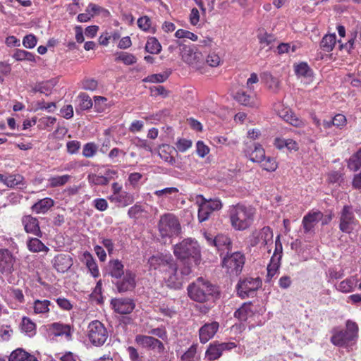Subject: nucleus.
I'll use <instances>...</instances> for the list:
<instances>
[{"label": "nucleus", "instance_id": "55", "mask_svg": "<svg viewBox=\"0 0 361 361\" xmlns=\"http://www.w3.org/2000/svg\"><path fill=\"white\" fill-rule=\"evenodd\" d=\"M214 245L217 247L219 249H221V246L228 247L230 245V239L225 235H217L212 240Z\"/></svg>", "mask_w": 361, "mask_h": 361}, {"label": "nucleus", "instance_id": "15", "mask_svg": "<svg viewBox=\"0 0 361 361\" xmlns=\"http://www.w3.org/2000/svg\"><path fill=\"white\" fill-rule=\"evenodd\" d=\"M111 304L115 312L121 314H130L135 308V303L128 298L112 299Z\"/></svg>", "mask_w": 361, "mask_h": 361}, {"label": "nucleus", "instance_id": "33", "mask_svg": "<svg viewBox=\"0 0 361 361\" xmlns=\"http://www.w3.org/2000/svg\"><path fill=\"white\" fill-rule=\"evenodd\" d=\"M13 57L16 61H35V55L32 53L23 49H16L14 54H13Z\"/></svg>", "mask_w": 361, "mask_h": 361}, {"label": "nucleus", "instance_id": "44", "mask_svg": "<svg viewBox=\"0 0 361 361\" xmlns=\"http://www.w3.org/2000/svg\"><path fill=\"white\" fill-rule=\"evenodd\" d=\"M169 74L170 73L167 72L152 74L143 79V81L147 82H163L169 78Z\"/></svg>", "mask_w": 361, "mask_h": 361}, {"label": "nucleus", "instance_id": "4", "mask_svg": "<svg viewBox=\"0 0 361 361\" xmlns=\"http://www.w3.org/2000/svg\"><path fill=\"white\" fill-rule=\"evenodd\" d=\"M358 326L350 320L346 322L345 331H334L331 338V342L336 346L343 347L348 350L355 344L358 338Z\"/></svg>", "mask_w": 361, "mask_h": 361}, {"label": "nucleus", "instance_id": "10", "mask_svg": "<svg viewBox=\"0 0 361 361\" xmlns=\"http://www.w3.org/2000/svg\"><path fill=\"white\" fill-rule=\"evenodd\" d=\"M245 264V257L240 252H235L224 258L222 264L230 274L238 275Z\"/></svg>", "mask_w": 361, "mask_h": 361}, {"label": "nucleus", "instance_id": "13", "mask_svg": "<svg viewBox=\"0 0 361 361\" xmlns=\"http://www.w3.org/2000/svg\"><path fill=\"white\" fill-rule=\"evenodd\" d=\"M16 258L13 253L8 249H0V272L10 274L13 271Z\"/></svg>", "mask_w": 361, "mask_h": 361}, {"label": "nucleus", "instance_id": "3", "mask_svg": "<svg viewBox=\"0 0 361 361\" xmlns=\"http://www.w3.org/2000/svg\"><path fill=\"white\" fill-rule=\"evenodd\" d=\"M188 295L194 301L204 302L218 293L216 288L208 281L198 278L188 287Z\"/></svg>", "mask_w": 361, "mask_h": 361}, {"label": "nucleus", "instance_id": "2", "mask_svg": "<svg viewBox=\"0 0 361 361\" xmlns=\"http://www.w3.org/2000/svg\"><path fill=\"white\" fill-rule=\"evenodd\" d=\"M255 211L252 207L238 204L229 209V217L231 226L238 231L250 227L254 218Z\"/></svg>", "mask_w": 361, "mask_h": 361}, {"label": "nucleus", "instance_id": "7", "mask_svg": "<svg viewBox=\"0 0 361 361\" xmlns=\"http://www.w3.org/2000/svg\"><path fill=\"white\" fill-rule=\"evenodd\" d=\"M87 336L92 345L101 346L106 342L108 332L101 322L94 320L91 322L87 326Z\"/></svg>", "mask_w": 361, "mask_h": 361}, {"label": "nucleus", "instance_id": "20", "mask_svg": "<svg viewBox=\"0 0 361 361\" xmlns=\"http://www.w3.org/2000/svg\"><path fill=\"white\" fill-rule=\"evenodd\" d=\"M0 182L11 188L15 187L22 188L25 185L24 177L20 174L4 175L0 173Z\"/></svg>", "mask_w": 361, "mask_h": 361}, {"label": "nucleus", "instance_id": "29", "mask_svg": "<svg viewBox=\"0 0 361 361\" xmlns=\"http://www.w3.org/2000/svg\"><path fill=\"white\" fill-rule=\"evenodd\" d=\"M264 157V149L259 145H255L254 149L249 154V159L252 162H262Z\"/></svg>", "mask_w": 361, "mask_h": 361}, {"label": "nucleus", "instance_id": "11", "mask_svg": "<svg viewBox=\"0 0 361 361\" xmlns=\"http://www.w3.org/2000/svg\"><path fill=\"white\" fill-rule=\"evenodd\" d=\"M135 341L142 348L156 350L158 353H162L165 349L163 343L152 336L137 335Z\"/></svg>", "mask_w": 361, "mask_h": 361}, {"label": "nucleus", "instance_id": "9", "mask_svg": "<svg viewBox=\"0 0 361 361\" xmlns=\"http://www.w3.org/2000/svg\"><path fill=\"white\" fill-rule=\"evenodd\" d=\"M261 286L262 281L259 277L245 278L240 280L237 284L238 294L242 298L252 296Z\"/></svg>", "mask_w": 361, "mask_h": 361}, {"label": "nucleus", "instance_id": "42", "mask_svg": "<svg viewBox=\"0 0 361 361\" xmlns=\"http://www.w3.org/2000/svg\"><path fill=\"white\" fill-rule=\"evenodd\" d=\"M197 199H200L204 204H207L211 209V212L219 210L221 208L222 204L219 200H207L202 195H198Z\"/></svg>", "mask_w": 361, "mask_h": 361}, {"label": "nucleus", "instance_id": "12", "mask_svg": "<svg viewBox=\"0 0 361 361\" xmlns=\"http://www.w3.org/2000/svg\"><path fill=\"white\" fill-rule=\"evenodd\" d=\"M179 46H183L181 49L182 59L191 66H197V63L202 61L203 57L201 52L195 50L194 48L183 45L182 42L178 41Z\"/></svg>", "mask_w": 361, "mask_h": 361}, {"label": "nucleus", "instance_id": "37", "mask_svg": "<svg viewBox=\"0 0 361 361\" xmlns=\"http://www.w3.org/2000/svg\"><path fill=\"white\" fill-rule=\"evenodd\" d=\"M115 60L116 61H121L126 65H133L137 61V59L133 54L122 51L116 54Z\"/></svg>", "mask_w": 361, "mask_h": 361}, {"label": "nucleus", "instance_id": "40", "mask_svg": "<svg viewBox=\"0 0 361 361\" xmlns=\"http://www.w3.org/2000/svg\"><path fill=\"white\" fill-rule=\"evenodd\" d=\"M70 259L59 255L55 257L54 266L55 267L62 272L68 269L71 267Z\"/></svg>", "mask_w": 361, "mask_h": 361}, {"label": "nucleus", "instance_id": "23", "mask_svg": "<svg viewBox=\"0 0 361 361\" xmlns=\"http://www.w3.org/2000/svg\"><path fill=\"white\" fill-rule=\"evenodd\" d=\"M54 205V201L49 197L42 199L32 206V210L36 214H45Z\"/></svg>", "mask_w": 361, "mask_h": 361}, {"label": "nucleus", "instance_id": "38", "mask_svg": "<svg viewBox=\"0 0 361 361\" xmlns=\"http://www.w3.org/2000/svg\"><path fill=\"white\" fill-rule=\"evenodd\" d=\"M221 352L216 343H214L209 345L208 349L206 351V357L210 360H215L219 358L221 355Z\"/></svg>", "mask_w": 361, "mask_h": 361}, {"label": "nucleus", "instance_id": "19", "mask_svg": "<svg viewBox=\"0 0 361 361\" xmlns=\"http://www.w3.org/2000/svg\"><path fill=\"white\" fill-rule=\"evenodd\" d=\"M135 274L130 271H127L123 275L122 280L118 281L116 284L119 293L130 291L135 287Z\"/></svg>", "mask_w": 361, "mask_h": 361}, {"label": "nucleus", "instance_id": "6", "mask_svg": "<svg viewBox=\"0 0 361 361\" xmlns=\"http://www.w3.org/2000/svg\"><path fill=\"white\" fill-rule=\"evenodd\" d=\"M173 253L181 259H195L200 255V249L197 241L188 238L174 246Z\"/></svg>", "mask_w": 361, "mask_h": 361}, {"label": "nucleus", "instance_id": "32", "mask_svg": "<svg viewBox=\"0 0 361 361\" xmlns=\"http://www.w3.org/2000/svg\"><path fill=\"white\" fill-rule=\"evenodd\" d=\"M279 116L293 126L300 127L303 125V121L297 117L290 110L286 114H283V112H279Z\"/></svg>", "mask_w": 361, "mask_h": 361}, {"label": "nucleus", "instance_id": "5", "mask_svg": "<svg viewBox=\"0 0 361 361\" xmlns=\"http://www.w3.org/2000/svg\"><path fill=\"white\" fill-rule=\"evenodd\" d=\"M158 228L161 237L171 238L179 234L181 227L178 218L168 213L161 216Z\"/></svg>", "mask_w": 361, "mask_h": 361}, {"label": "nucleus", "instance_id": "41", "mask_svg": "<svg viewBox=\"0 0 361 361\" xmlns=\"http://www.w3.org/2000/svg\"><path fill=\"white\" fill-rule=\"evenodd\" d=\"M356 286V280L353 278L346 279L341 281L338 287V290L343 293H349L354 290Z\"/></svg>", "mask_w": 361, "mask_h": 361}, {"label": "nucleus", "instance_id": "46", "mask_svg": "<svg viewBox=\"0 0 361 361\" xmlns=\"http://www.w3.org/2000/svg\"><path fill=\"white\" fill-rule=\"evenodd\" d=\"M280 265L279 259L271 257L270 264L267 267V278L270 280L276 273Z\"/></svg>", "mask_w": 361, "mask_h": 361}, {"label": "nucleus", "instance_id": "53", "mask_svg": "<svg viewBox=\"0 0 361 361\" xmlns=\"http://www.w3.org/2000/svg\"><path fill=\"white\" fill-rule=\"evenodd\" d=\"M82 88L85 90L94 91L98 87V82L92 78H85L81 82Z\"/></svg>", "mask_w": 361, "mask_h": 361}, {"label": "nucleus", "instance_id": "43", "mask_svg": "<svg viewBox=\"0 0 361 361\" xmlns=\"http://www.w3.org/2000/svg\"><path fill=\"white\" fill-rule=\"evenodd\" d=\"M261 164V166L263 169L267 171H274L277 169V164L275 159L270 157H264V159H262Z\"/></svg>", "mask_w": 361, "mask_h": 361}, {"label": "nucleus", "instance_id": "57", "mask_svg": "<svg viewBox=\"0 0 361 361\" xmlns=\"http://www.w3.org/2000/svg\"><path fill=\"white\" fill-rule=\"evenodd\" d=\"M282 252H283L282 243L280 240V235H279L276 238L275 250H274V252L271 257H275L276 259H279V262H280L281 257H282Z\"/></svg>", "mask_w": 361, "mask_h": 361}, {"label": "nucleus", "instance_id": "26", "mask_svg": "<svg viewBox=\"0 0 361 361\" xmlns=\"http://www.w3.org/2000/svg\"><path fill=\"white\" fill-rule=\"evenodd\" d=\"M28 250L32 252H39L41 251H49V248L38 238H30L27 242Z\"/></svg>", "mask_w": 361, "mask_h": 361}, {"label": "nucleus", "instance_id": "35", "mask_svg": "<svg viewBox=\"0 0 361 361\" xmlns=\"http://www.w3.org/2000/svg\"><path fill=\"white\" fill-rule=\"evenodd\" d=\"M71 179V176L63 175L51 177L48 179L49 184L51 188H56L64 185Z\"/></svg>", "mask_w": 361, "mask_h": 361}, {"label": "nucleus", "instance_id": "21", "mask_svg": "<svg viewBox=\"0 0 361 361\" xmlns=\"http://www.w3.org/2000/svg\"><path fill=\"white\" fill-rule=\"evenodd\" d=\"M109 200L116 204L118 207H126L134 202V197L132 194L123 190L117 195H111Z\"/></svg>", "mask_w": 361, "mask_h": 361}, {"label": "nucleus", "instance_id": "56", "mask_svg": "<svg viewBox=\"0 0 361 361\" xmlns=\"http://www.w3.org/2000/svg\"><path fill=\"white\" fill-rule=\"evenodd\" d=\"M37 37L34 35H27L23 39V44L28 49L34 48L37 44Z\"/></svg>", "mask_w": 361, "mask_h": 361}, {"label": "nucleus", "instance_id": "60", "mask_svg": "<svg viewBox=\"0 0 361 361\" xmlns=\"http://www.w3.org/2000/svg\"><path fill=\"white\" fill-rule=\"evenodd\" d=\"M137 25L142 30H149L151 27V20L147 16H142L137 20Z\"/></svg>", "mask_w": 361, "mask_h": 361}, {"label": "nucleus", "instance_id": "27", "mask_svg": "<svg viewBox=\"0 0 361 361\" xmlns=\"http://www.w3.org/2000/svg\"><path fill=\"white\" fill-rule=\"evenodd\" d=\"M262 79L268 88L274 92L279 89L280 81L276 77H274L270 73L266 72L263 73Z\"/></svg>", "mask_w": 361, "mask_h": 361}, {"label": "nucleus", "instance_id": "22", "mask_svg": "<svg viewBox=\"0 0 361 361\" xmlns=\"http://www.w3.org/2000/svg\"><path fill=\"white\" fill-rule=\"evenodd\" d=\"M51 329L56 336H65L68 341L72 339L73 328L68 324L55 322L51 324Z\"/></svg>", "mask_w": 361, "mask_h": 361}, {"label": "nucleus", "instance_id": "52", "mask_svg": "<svg viewBox=\"0 0 361 361\" xmlns=\"http://www.w3.org/2000/svg\"><path fill=\"white\" fill-rule=\"evenodd\" d=\"M295 72L299 76L307 77L310 75V68L306 63H300L295 66Z\"/></svg>", "mask_w": 361, "mask_h": 361}, {"label": "nucleus", "instance_id": "16", "mask_svg": "<svg viewBox=\"0 0 361 361\" xmlns=\"http://www.w3.org/2000/svg\"><path fill=\"white\" fill-rule=\"evenodd\" d=\"M21 222L26 233L33 234L39 238L42 236L39 221L37 218L31 215H25L22 217Z\"/></svg>", "mask_w": 361, "mask_h": 361}, {"label": "nucleus", "instance_id": "61", "mask_svg": "<svg viewBox=\"0 0 361 361\" xmlns=\"http://www.w3.org/2000/svg\"><path fill=\"white\" fill-rule=\"evenodd\" d=\"M332 123L334 126H336L337 128H342L343 126L346 125V118L343 114H336L332 118Z\"/></svg>", "mask_w": 361, "mask_h": 361}, {"label": "nucleus", "instance_id": "62", "mask_svg": "<svg viewBox=\"0 0 361 361\" xmlns=\"http://www.w3.org/2000/svg\"><path fill=\"white\" fill-rule=\"evenodd\" d=\"M192 146V142L186 139H180L176 142V148L180 152H185Z\"/></svg>", "mask_w": 361, "mask_h": 361}, {"label": "nucleus", "instance_id": "39", "mask_svg": "<svg viewBox=\"0 0 361 361\" xmlns=\"http://www.w3.org/2000/svg\"><path fill=\"white\" fill-rule=\"evenodd\" d=\"M50 301L37 300L34 302V312L36 314H44L49 311Z\"/></svg>", "mask_w": 361, "mask_h": 361}, {"label": "nucleus", "instance_id": "47", "mask_svg": "<svg viewBox=\"0 0 361 361\" xmlns=\"http://www.w3.org/2000/svg\"><path fill=\"white\" fill-rule=\"evenodd\" d=\"M89 182L96 185H106L108 184L104 175L90 174L88 176Z\"/></svg>", "mask_w": 361, "mask_h": 361}, {"label": "nucleus", "instance_id": "30", "mask_svg": "<svg viewBox=\"0 0 361 361\" xmlns=\"http://www.w3.org/2000/svg\"><path fill=\"white\" fill-rule=\"evenodd\" d=\"M146 51L152 54H157L161 50V46L157 38L149 37L145 44Z\"/></svg>", "mask_w": 361, "mask_h": 361}, {"label": "nucleus", "instance_id": "28", "mask_svg": "<svg viewBox=\"0 0 361 361\" xmlns=\"http://www.w3.org/2000/svg\"><path fill=\"white\" fill-rule=\"evenodd\" d=\"M336 42L335 34L326 35L322 39L320 46L322 49L326 52L332 51Z\"/></svg>", "mask_w": 361, "mask_h": 361}, {"label": "nucleus", "instance_id": "59", "mask_svg": "<svg viewBox=\"0 0 361 361\" xmlns=\"http://www.w3.org/2000/svg\"><path fill=\"white\" fill-rule=\"evenodd\" d=\"M197 346L195 345H191L189 349L182 355L181 359L183 361H192L196 354Z\"/></svg>", "mask_w": 361, "mask_h": 361}, {"label": "nucleus", "instance_id": "18", "mask_svg": "<svg viewBox=\"0 0 361 361\" xmlns=\"http://www.w3.org/2000/svg\"><path fill=\"white\" fill-rule=\"evenodd\" d=\"M234 99L240 104L249 106L257 107L258 106L257 98L254 94H247L245 90H238L234 95Z\"/></svg>", "mask_w": 361, "mask_h": 361}, {"label": "nucleus", "instance_id": "34", "mask_svg": "<svg viewBox=\"0 0 361 361\" xmlns=\"http://www.w3.org/2000/svg\"><path fill=\"white\" fill-rule=\"evenodd\" d=\"M199 204L198 219L200 222L207 220L212 212L207 204H204L200 199L197 200Z\"/></svg>", "mask_w": 361, "mask_h": 361}, {"label": "nucleus", "instance_id": "24", "mask_svg": "<svg viewBox=\"0 0 361 361\" xmlns=\"http://www.w3.org/2000/svg\"><path fill=\"white\" fill-rule=\"evenodd\" d=\"M109 274L112 277L120 279L124 274V266L118 259L111 260L109 263Z\"/></svg>", "mask_w": 361, "mask_h": 361}, {"label": "nucleus", "instance_id": "58", "mask_svg": "<svg viewBox=\"0 0 361 361\" xmlns=\"http://www.w3.org/2000/svg\"><path fill=\"white\" fill-rule=\"evenodd\" d=\"M191 273V268L188 265H185L183 268H181L180 272L178 271V266L176 265V276H177L178 278H180L181 280L180 288L182 287L184 278L187 276H188Z\"/></svg>", "mask_w": 361, "mask_h": 361}, {"label": "nucleus", "instance_id": "50", "mask_svg": "<svg viewBox=\"0 0 361 361\" xmlns=\"http://www.w3.org/2000/svg\"><path fill=\"white\" fill-rule=\"evenodd\" d=\"M86 266L94 277L99 276V272L97 264L91 256H88L86 259Z\"/></svg>", "mask_w": 361, "mask_h": 361}, {"label": "nucleus", "instance_id": "54", "mask_svg": "<svg viewBox=\"0 0 361 361\" xmlns=\"http://www.w3.org/2000/svg\"><path fill=\"white\" fill-rule=\"evenodd\" d=\"M126 155V152L124 150L115 147L109 152L108 156L114 162H117L119 161L120 157L123 158Z\"/></svg>", "mask_w": 361, "mask_h": 361}, {"label": "nucleus", "instance_id": "49", "mask_svg": "<svg viewBox=\"0 0 361 361\" xmlns=\"http://www.w3.org/2000/svg\"><path fill=\"white\" fill-rule=\"evenodd\" d=\"M97 147L92 142L87 143L84 145L82 149V155L85 157L90 158L92 157L97 152Z\"/></svg>", "mask_w": 361, "mask_h": 361}, {"label": "nucleus", "instance_id": "8", "mask_svg": "<svg viewBox=\"0 0 361 361\" xmlns=\"http://www.w3.org/2000/svg\"><path fill=\"white\" fill-rule=\"evenodd\" d=\"M358 221L356 219L351 206L345 205L340 212L339 228L345 233H350L355 229Z\"/></svg>", "mask_w": 361, "mask_h": 361}, {"label": "nucleus", "instance_id": "36", "mask_svg": "<svg viewBox=\"0 0 361 361\" xmlns=\"http://www.w3.org/2000/svg\"><path fill=\"white\" fill-rule=\"evenodd\" d=\"M348 166L353 171H357L361 167V149L351 156L348 160Z\"/></svg>", "mask_w": 361, "mask_h": 361}, {"label": "nucleus", "instance_id": "45", "mask_svg": "<svg viewBox=\"0 0 361 361\" xmlns=\"http://www.w3.org/2000/svg\"><path fill=\"white\" fill-rule=\"evenodd\" d=\"M80 99L79 108L80 110H87L92 106V102L90 97L85 93H81L78 96Z\"/></svg>", "mask_w": 361, "mask_h": 361}, {"label": "nucleus", "instance_id": "25", "mask_svg": "<svg viewBox=\"0 0 361 361\" xmlns=\"http://www.w3.org/2000/svg\"><path fill=\"white\" fill-rule=\"evenodd\" d=\"M9 361H38L33 355L28 354L22 349L13 351L9 357Z\"/></svg>", "mask_w": 361, "mask_h": 361}, {"label": "nucleus", "instance_id": "31", "mask_svg": "<svg viewBox=\"0 0 361 361\" xmlns=\"http://www.w3.org/2000/svg\"><path fill=\"white\" fill-rule=\"evenodd\" d=\"M250 303H244L235 313V317L241 321H246L247 317L252 314Z\"/></svg>", "mask_w": 361, "mask_h": 361}, {"label": "nucleus", "instance_id": "14", "mask_svg": "<svg viewBox=\"0 0 361 361\" xmlns=\"http://www.w3.org/2000/svg\"><path fill=\"white\" fill-rule=\"evenodd\" d=\"M323 216V213L319 211L309 212L306 214L302 219L305 233H314L315 226L322 219Z\"/></svg>", "mask_w": 361, "mask_h": 361}, {"label": "nucleus", "instance_id": "63", "mask_svg": "<svg viewBox=\"0 0 361 361\" xmlns=\"http://www.w3.org/2000/svg\"><path fill=\"white\" fill-rule=\"evenodd\" d=\"M258 38L260 44L263 45V48L269 46L274 41V37L267 33L259 35Z\"/></svg>", "mask_w": 361, "mask_h": 361}, {"label": "nucleus", "instance_id": "17", "mask_svg": "<svg viewBox=\"0 0 361 361\" xmlns=\"http://www.w3.org/2000/svg\"><path fill=\"white\" fill-rule=\"evenodd\" d=\"M219 327V324L217 322H213L212 323H207L203 325L199 330L200 340L202 343H206L217 332Z\"/></svg>", "mask_w": 361, "mask_h": 361}, {"label": "nucleus", "instance_id": "64", "mask_svg": "<svg viewBox=\"0 0 361 361\" xmlns=\"http://www.w3.org/2000/svg\"><path fill=\"white\" fill-rule=\"evenodd\" d=\"M209 152V147L205 145L203 142L198 141L197 142V153L200 157H205Z\"/></svg>", "mask_w": 361, "mask_h": 361}, {"label": "nucleus", "instance_id": "48", "mask_svg": "<svg viewBox=\"0 0 361 361\" xmlns=\"http://www.w3.org/2000/svg\"><path fill=\"white\" fill-rule=\"evenodd\" d=\"M22 329L26 333L33 335L35 332V324L29 318L23 317L22 321Z\"/></svg>", "mask_w": 361, "mask_h": 361}, {"label": "nucleus", "instance_id": "51", "mask_svg": "<svg viewBox=\"0 0 361 361\" xmlns=\"http://www.w3.org/2000/svg\"><path fill=\"white\" fill-rule=\"evenodd\" d=\"M175 36L178 39L187 38L194 42L198 39V37L195 34L183 29L178 30L175 33Z\"/></svg>", "mask_w": 361, "mask_h": 361}, {"label": "nucleus", "instance_id": "1", "mask_svg": "<svg viewBox=\"0 0 361 361\" xmlns=\"http://www.w3.org/2000/svg\"><path fill=\"white\" fill-rule=\"evenodd\" d=\"M148 263L150 268L159 269L164 274L168 287L180 289L181 280L176 276V264L171 256L154 255L149 259Z\"/></svg>", "mask_w": 361, "mask_h": 361}]
</instances>
